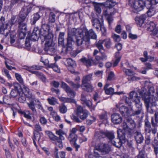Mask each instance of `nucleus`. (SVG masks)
<instances>
[{"mask_svg": "<svg viewBox=\"0 0 158 158\" xmlns=\"http://www.w3.org/2000/svg\"><path fill=\"white\" fill-rule=\"evenodd\" d=\"M53 36V34L50 31L49 25L44 24L42 25L41 29L37 27L34 28L29 39L32 41H36L40 37L42 42L45 41L44 48L45 51L47 54L52 55L56 52L55 47L52 44Z\"/></svg>", "mask_w": 158, "mask_h": 158, "instance_id": "nucleus-1", "label": "nucleus"}, {"mask_svg": "<svg viewBox=\"0 0 158 158\" xmlns=\"http://www.w3.org/2000/svg\"><path fill=\"white\" fill-rule=\"evenodd\" d=\"M74 31L78 32L80 38H77L76 40V44L78 46L87 48L90 44V39H96L97 38V35L92 29L88 31L86 28H78L73 30V31Z\"/></svg>", "mask_w": 158, "mask_h": 158, "instance_id": "nucleus-2", "label": "nucleus"}, {"mask_svg": "<svg viewBox=\"0 0 158 158\" xmlns=\"http://www.w3.org/2000/svg\"><path fill=\"white\" fill-rule=\"evenodd\" d=\"M122 127L123 131L126 135H131L133 132V130L135 127V124L133 120L128 119L126 122L123 123Z\"/></svg>", "mask_w": 158, "mask_h": 158, "instance_id": "nucleus-3", "label": "nucleus"}, {"mask_svg": "<svg viewBox=\"0 0 158 158\" xmlns=\"http://www.w3.org/2000/svg\"><path fill=\"white\" fill-rule=\"evenodd\" d=\"M130 2L132 3L131 5L132 8V11L136 13L142 10L144 7L146 6L147 3V1L145 2L142 0L138 1L131 0Z\"/></svg>", "mask_w": 158, "mask_h": 158, "instance_id": "nucleus-4", "label": "nucleus"}, {"mask_svg": "<svg viewBox=\"0 0 158 158\" xmlns=\"http://www.w3.org/2000/svg\"><path fill=\"white\" fill-rule=\"evenodd\" d=\"M142 99L144 102L145 106L146 107L147 111L148 113L151 114H152L154 113V110L152 106L155 105V102H153L151 99L150 96L147 95H144L142 96Z\"/></svg>", "mask_w": 158, "mask_h": 158, "instance_id": "nucleus-5", "label": "nucleus"}, {"mask_svg": "<svg viewBox=\"0 0 158 158\" xmlns=\"http://www.w3.org/2000/svg\"><path fill=\"white\" fill-rule=\"evenodd\" d=\"M95 149L99 150L104 154H108L111 150V148L107 143L98 142L95 146Z\"/></svg>", "mask_w": 158, "mask_h": 158, "instance_id": "nucleus-6", "label": "nucleus"}, {"mask_svg": "<svg viewBox=\"0 0 158 158\" xmlns=\"http://www.w3.org/2000/svg\"><path fill=\"white\" fill-rule=\"evenodd\" d=\"M147 3L146 6L148 9L147 14L148 16L151 17L155 13L154 6L158 3V0H147Z\"/></svg>", "mask_w": 158, "mask_h": 158, "instance_id": "nucleus-7", "label": "nucleus"}, {"mask_svg": "<svg viewBox=\"0 0 158 158\" xmlns=\"http://www.w3.org/2000/svg\"><path fill=\"white\" fill-rule=\"evenodd\" d=\"M45 132L53 143L58 145L60 148H62V142L61 141L59 140L58 137L54 135L51 132L49 131H47Z\"/></svg>", "mask_w": 158, "mask_h": 158, "instance_id": "nucleus-8", "label": "nucleus"}, {"mask_svg": "<svg viewBox=\"0 0 158 158\" xmlns=\"http://www.w3.org/2000/svg\"><path fill=\"white\" fill-rule=\"evenodd\" d=\"M152 127L150 123L147 120H145V131L146 134H150L151 132H152L153 134H155L157 132V126H153Z\"/></svg>", "mask_w": 158, "mask_h": 158, "instance_id": "nucleus-9", "label": "nucleus"}, {"mask_svg": "<svg viewBox=\"0 0 158 158\" xmlns=\"http://www.w3.org/2000/svg\"><path fill=\"white\" fill-rule=\"evenodd\" d=\"M5 18L3 16H2L0 19V34L2 35L4 37H6L8 33L6 32V35H4V31L7 29L9 24L6 23L5 22Z\"/></svg>", "mask_w": 158, "mask_h": 158, "instance_id": "nucleus-10", "label": "nucleus"}, {"mask_svg": "<svg viewBox=\"0 0 158 158\" xmlns=\"http://www.w3.org/2000/svg\"><path fill=\"white\" fill-rule=\"evenodd\" d=\"M61 86L67 93L69 96L71 98L74 97L76 93L66 83L63 81L61 82Z\"/></svg>", "mask_w": 158, "mask_h": 158, "instance_id": "nucleus-11", "label": "nucleus"}, {"mask_svg": "<svg viewBox=\"0 0 158 158\" xmlns=\"http://www.w3.org/2000/svg\"><path fill=\"white\" fill-rule=\"evenodd\" d=\"M135 103V105L138 109V110L136 111H133L132 115H138L140 114L143 113V111L142 108V104L141 102L140 99H137V101L134 102Z\"/></svg>", "mask_w": 158, "mask_h": 158, "instance_id": "nucleus-12", "label": "nucleus"}, {"mask_svg": "<svg viewBox=\"0 0 158 158\" xmlns=\"http://www.w3.org/2000/svg\"><path fill=\"white\" fill-rule=\"evenodd\" d=\"M74 29H77L73 28L68 32L67 44L69 47H71L72 42L73 41V36L74 35H79L78 32L75 31H73Z\"/></svg>", "mask_w": 158, "mask_h": 158, "instance_id": "nucleus-13", "label": "nucleus"}, {"mask_svg": "<svg viewBox=\"0 0 158 158\" xmlns=\"http://www.w3.org/2000/svg\"><path fill=\"white\" fill-rule=\"evenodd\" d=\"M28 14V12L27 11H24L23 10L21 11L19 16L17 18V23L18 24L24 23V22L26 19V17Z\"/></svg>", "mask_w": 158, "mask_h": 158, "instance_id": "nucleus-14", "label": "nucleus"}, {"mask_svg": "<svg viewBox=\"0 0 158 158\" xmlns=\"http://www.w3.org/2000/svg\"><path fill=\"white\" fill-rule=\"evenodd\" d=\"M119 110L122 114L123 116L133 115V111L131 109H129L128 108L124 106H122L119 107Z\"/></svg>", "mask_w": 158, "mask_h": 158, "instance_id": "nucleus-15", "label": "nucleus"}, {"mask_svg": "<svg viewBox=\"0 0 158 158\" xmlns=\"http://www.w3.org/2000/svg\"><path fill=\"white\" fill-rule=\"evenodd\" d=\"M118 137V139H115L114 140H112L111 141V143L113 145L116 147L119 148H120L122 144V142L121 141L122 139L123 140L125 139V137L124 136H120L119 134L118 133V131H117Z\"/></svg>", "mask_w": 158, "mask_h": 158, "instance_id": "nucleus-16", "label": "nucleus"}, {"mask_svg": "<svg viewBox=\"0 0 158 158\" xmlns=\"http://www.w3.org/2000/svg\"><path fill=\"white\" fill-rule=\"evenodd\" d=\"M148 30L151 32V35H156L158 32V30L156 27V25L153 22L149 23Z\"/></svg>", "mask_w": 158, "mask_h": 158, "instance_id": "nucleus-17", "label": "nucleus"}, {"mask_svg": "<svg viewBox=\"0 0 158 158\" xmlns=\"http://www.w3.org/2000/svg\"><path fill=\"white\" fill-rule=\"evenodd\" d=\"M100 52L101 54V56H96L95 57V60L94 61V63L95 65L97 64L101 61H105L107 59V56L106 53L102 52V51Z\"/></svg>", "mask_w": 158, "mask_h": 158, "instance_id": "nucleus-18", "label": "nucleus"}, {"mask_svg": "<svg viewBox=\"0 0 158 158\" xmlns=\"http://www.w3.org/2000/svg\"><path fill=\"white\" fill-rule=\"evenodd\" d=\"M141 90H142L143 91H140L139 92V94L142 96H142L144 95H147L150 96L151 100H153V98L155 94V90L153 87L152 86L149 88L148 93V94L146 93V92H145L143 90V89H142Z\"/></svg>", "mask_w": 158, "mask_h": 158, "instance_id": "nucleus-19", "label": "nucleus"}, {"mask_svg": "<svg viewBox=\"0 0 158 158\" xmlns=\"http://www.w3.org/2000/svg\"><path fill=\"white\" fill-rule=\"evenodd\" d=\"M92 25L94 27H95L97 30H98L100 28L101 30H103L104 32L103 33V34L105 35L104 32H106V30L104 27H101V23L100 20L98 19H94L92 20Z\"/></svg>", "mask_w": 158, "mask_h": 158, "instance_id": "nucleus-20", "label": "nucleus"}, {"mask_svg": "<svg viewBox=\"0 0 158 158\" xmlns=\"http://www.w3.org/2000/svg\"><path fill=\"white\" fill-rule=\"evenodd\" d=\"M111 120L114 123L118 124L122 122V118L119 114L115 113L112 115Z\"/></svg>", "mask_w": 158, "mask_h": 158, "instance_id": "nucleus-21", "label": "nucleus"}, {"mask_svg": "<svg viewBox=\"0 0 158 158\" xmlns=\"http://www.w3.org/2000/svg\"><path fill=\"white\" fill-rule=\"evenodd\" d=\"M146 17V15H142L136 17L135 18V21L138 26L141 27L144 23Z\"/></svg>", "mask_w": 158, "mask_h": 158, "instance_id": "nucleus-22", "label": "nucleus"}, {"mask_svg": "<svg viewBox=\"0 0 158 158\" xmlns=\"http://www.w3.org/2000/svg\"><path fill=\"white\" fill-rule=\"evenodd\" d=\"M35 102L34 98H32L29 100V102L27 103V104L29 108L32 110L33 114H36L37 112L35 107Z\"/></svg>", "mask_w": 158, "mask_h": 158, "instance_id": "nucleus-23", "label": "nucleus"}, {"mask_svg": "<svg viewBox=\"0 0 158 158\" xmlns=\"http://www.w3.org/2000/svg\"><path fill=\"white\" fill-rule=\"evenodd\" d=\"M19 29L22 30L21 32L19 34V35L23 36L22 37L20 38V39H24L26 35L25 32L27 31V30L26 23H25L21 24H19Z\"/></svg>", "mask_w": 158, "mask_h": 158, "instance_id": "nucleus-24", "label": "nucleus"}, {"mask_svg": "<svg viewBox=\"0 0 158 158\" xmlns=\"http://www.w3.org/2000/svg\"><path fill=\"white\" fill-rule=\"evenodd\" d=\"M134 135L135 140L137 143H141L143 142V137L140 132L136 131L134 133Z\"/></svg>", "mask_w": 158, "mask_h": 158, "instance_id": "nucleus-25", "label": "nucleus"}, {"mask_svg": "<svg viewBox=\"0 0 158 158\" xmlns=\"http://www.w3.org/2000/svg\"><path fill=\"white\" fill-rule=\"evenodd\" d=\"M82 89L88 92H92L94 90V88L90 83L83 84L82 86Z\"/></svg>", "mask_w": 158, "mask_h": 158, "instance_id": "nucleus-26", "label": "nucleus"}, {"mask_svg": "<svg viewBox=\"0 0 158 158\" xmlns=\"http://www.w3.org/2000/svg\"><path fill=\"white\" fill-rule=\"evenodd\" d=\"M81 61L86 65L87 67H90L92 65V59L91 58H86L85 57H83L80 60Z\"/></svg>", "mask_w": 158, "mask_h": 158, "instance_id": "nucleus-27", "label": "nucleus"}, {"mask_svg": "<svg viewBox=\"0 0 158 158\" xmlns=\"http://www.w3.org/2000/svg\"><path fill=\"white\" fill-rule=\"evenodd\" d=\"M129 97L133 102L137 101V99H140L137 93L135 91H132L130 93Z\"/></svg>", "mask_w": 158, "mask_h": 158, "instance_id": "nucleus-28", "label": "nucleus"}, {"mask_svg": "<svg viewBox=\"0 0 158 158\" xmlns=\"http://www.w3.org/2000/svg\"><path fill=\"white\" fill-rule=\"evenodd\" d=\"M105 137H106L110 141H111L114 139V133L113 131H105Z\"/></svg>", "mask_w": 158, "mask_h": 158, "instance_id": "nucleus-29", "label": "nucleus"}, {"mask_svg": "<svg viewBox=\"0 0 158 158\" xmlns=\"http://www.w3.org/2000/svg\"><path fill=\"white\" fill-rule=\"evenodd\" d=\"M82 104L87 106L91 111H93L95 110V106H93L92 102L89 100H87L84 102H82Z\"/></svg>", "mask_w": 158, "mask_h": 158, "instance_id": "nucleus-30", "label": "nucleus"}, {"mask_svg": "<svg viewBox=\"0 0 158 158\" xmlns=\"http://www.w3.org/2000/svg\"><path fill=\"white\" fill-rule=\"evenodd\" d=\"M105 131H97L95 132V137L96 139H100L105 137Z\"/></svg>", "mask_w": 158, "mask_h": 158, "instance_id": "nucleus-31", "label": "nucleus"}, {"mask_svg": "<svg viewBox=\"0 0 158 158\" xmlns=\"http://www.w3.org/2000/svg\"><path fill=\"white\" fill-rule=\"evenodd\" d=\"M103 41L102 40H100L95 43L96 46L98 48L100 52L104 50V48L103 46Z\"/></svg>", "mask_w": 158, "mask_h": 158, "instance_id": "nucleus-32", "label": "nucleus"}, {"mask_svg": "<svg viewBox=\"0 0 158 158\" xmlns=\"http://www.w3.org/2000/svg\"><path fill=\"white\" fill-rule=\"evenodd\" d=\"M35 74L37 77L40 79L43 82L46 83L47 82V79L44 75L39 72H35Z\"/></svg>", "mask_w": 158, "mask_h": 158, "instance_id": "nucleus-33", "label": "nucleus"}, {"mask_svg": "<svg viewBox=\"0 0 158 158\" xmlns=\"http://www.w3.org/2000/svg\"><path fill=\"white\" fill-rule=\"evenodd\" d=\"M92 74H89L86 75L83 77L82 80V84L87 83V82L92 80Z\"/></svg>", "mask_w": 158, "mask_h": 158, "instance_id": "nucleus-34", "label": "nucleus"}, {"mask_svg": "<svg viewBox=\"0 0 158 158\" xmlns=\"http://www.w3.org/2000/svg\"><path fill=\"white\" fill-rule=\"evenodd\" d=\"M64 32H60L59 34L58 42V44L59 45L63 46L64 45Z\"/></svg>", "mask_w": 158, "mask_h": 158, "instance_id": "nucleus-35", "label": "nucleus"}, {"mask_svg": "<svg viewBox=\"0 0 158 158\" xmlns=\"http://www.w3.org/2000/svg\"><path fill=\"white\" fill-rule=\"evenodd\" d=\"M152 126L158 127V112H156L155 114V121L152 118Z\"/></svg>", "mask_w": 158, "mask_h": 158, "instance_id": "nucleus-36", "label": "nucleus"}, {"mask_svg": "<svg viewBox=\"0 0 158 158\" xmlns=\"http://www.w3.org/2000/svg\"><path fill=\"white\" fill-rule=\"evenodd\" d=\"M15 76L16 80L21 85H24V83L23 79L20 74L15 73Z\"/></svg>", "mask_w": 158, "mask_h": 158, "instance_id": "nucleus-37", "label": "nucleus"}, {"mask_svg": "<svg viewBox=\"0 0 158 158\" xmlns=\"http://www.w3.org/2000/svg\"><path fill=\"white\" fill-rule=\"evenodd\" d=\"M123 70L126 74L129 77H131L135 74V73L133 71L130 69L123 68Z\"/></svg>", "mask_w": 158, "mask_h": 158, "instance_id": "nucleus-38", "label": "nucleus"}, {"mask_svg": "<svg viewBox=\"0 0 158 158\" xmlns=\"http://www.w3.org/2000/svg\"><path fill=\"white\" fill-rule=\"evenodd\" d=\"M42 68V66L34 65L31 67H27V69H26V70H28L31 72L35 73L36 71H31V70L32 69L38 70L41 69Z\"/></svg>", "mask_w": 158, "mask_h": 158, "instance_id": "nucleus-39", "label": "nucleus"}, {"mask_svg": "<svg viewBox=\"0 0 158 158\" xmlns=\"http://www.w3.org/2000/svg\"><path fill=\"white\" fill-rule=\"evenodd\" d=\"M47 101L49 103L52 105H54L58 103L57 99L54 97L48 98Z\"/></svg>", "mask_w": 158, "mask_h": 158, "instance_id": "nucleus-40", "label": "nucleus"}, {"mask_svg": "<svg viewBox=\"0 0 158 158\" xmlns=\"http://www.w3.org/2000/svg\"><path fill=\"white\" fill-rule=\"evenodd\" d=\"M81 47L80 48H78L75 51H74L71 52V55L72 56L74 57H75L78 53H80L81 51H82L84 49L86 48H83L82 47Z\"/></svg>", "mask_w": 158, "mask_h": 158, "instance_id": "nucleus-41", "label": "nucleus"}, {"mask_svg": "<svg viewBox=\"0 0 158 158\" xmlns=\"http://www.w3.org/2000/svg\"><path fill=\"white\" fill-rule=\"evenodd\" d=\"M77 136L76 135H69L68 139L70 141L71 144H73L76 142L77 139Z\"/></svg>", "mask_w": 158, "mask_h": 158, "instance_id": "nucleus-42", "label": "nucleus"}, {"mask_svg": "<svg viewBox=\"0 0 158 158\" xmlns=\"http://www.w3.org/2000/svg\"><path fill=\"white\" fill-rule=\"evenodd\" d=\"M49 67L52 68L53 70L58 73H59L60 72V70L58 68V66L55 63L50 64L49 65Z\"/></svg>", "mask_w": 158, "mask_h": 158, "instance_id": "nucleus-43", "label": "nucleus"}, {"mask_svg": "<svg viewBox=\"0 0 158 158\" xmlns=\"http://www.w3.org/2000/svg\"><path fill=\"white\" fill-rule=\"evenodd\" d=\"M34 137L33 139H34L36 140L39 141L43 134L37 131H34Z\"/></svg>", "mask_w": 158, "mask_h": 158, "instance_id": "nucleus-44", "label": "nucleus"}, {"mask_svg": "<svg viewBox=\"0 0 158 158\" xmlns=\"http://www.w3.org/2000/svg\"><path fill=\"white\" fill-rule=\"evenodd\" d=\"M103 42H105V46L107 48H110L111 43L110 38H107L103 40Z\"/></svg>", "mask_w": 158, "mask_h": 158, "instance_id": "nucleus-45", "label": "nucleus"}, {"mask_svg": "<svg viewBox=\"0 0 158 158\" xmlns=\"http://www.w3.org/2000/svg\"><path fill=\"white\" fill-rule=\"evenodd\" d=\"M78 116H79L76 115V113H75L72 114L71 116V118L74 122L77 123H80L81 122V121L78 118Z\"/></svg>", "mask_w": 158, "mask_h": 158, "instance_id": "nucleus-46", "label": "nucleus"}, {"mask_svg": "<svg viewBox=\"0 0 158 158\" xmlns=\"http://www.w3.org/2000/svg\"><path fill=\"white\" fill-rule=\"evenodd\" d=\"M3 101L5 104L10 105L11 102V98L10 97L6 95L3 98Z\"/></svg>", "mask_w": 158, "mask_h": 158, "instance_id": "nucleus-47", "label": "nucleus"}, {"mask_svg": "<svg viewBox=\"0 0 158 158\" xmlns=\"http://www.w3.org/2000/svg\"><path fill=\"white\" fill-rule=\"evenodd\" d=\"M55 17L56 15L54 14L53 12H51L49 18V22L51 23H54L55 20Z\"/></svg>", "mask_w": 158, "mask_h": 158, "instance_id": "nucleus-48", "label": "nucleus"}, {"mask_svg": "<svg viewBox=\"0 0 158 158\" xmlns=\"http://www.w3.org/2000/svg\"><path fill=\"white\" fill-rule=\"evenodd\" d=\"M88 111L86 110L85 111H83V112L82 113V114L81 115H79L80 118L82 120H84L87 117L88 114Z\"/></svg>", "mask_w": 158, "mask_h": 158, "instance_id": "nucleus-49", "label": "nucleus"}, {"mask_svg": "<svg viewBox=\"0 0 158 158\" xmlns=\"http://www.w3.org/2000/svg\"><path fill=\"white\" fill-rule=\"evenodd\" d=\"M40 18V16L38 13H36L34 14L33 19V21L32 22L33 24H35L37 21Z\"/></svg>", "mask_w": 158, "mask_h": 158, "instance_id": "nucleus-50", "label": "nucleus"}, {"mask_svg": "<svg viewBox=\"0 0 158 158\" xmlns=\"http://www.w3.org/2000/svg\"><path fill=\"white\" fill-rule=\"evenodd\" d=\"M85 110L83 109L82 107L81 106H78L77 108V111L76 113V115L78 116L79 115L82 114V113L83 112V111H85Z\"/></svg>", "mask_w": 158, "mask_h": 158, "instance_id": "nucleus-51", "label": "nucleus"}, {"mask_svg": "<svg viewBox=\"0 0 158 158\" xmlns=\"http://www.w3.org/2000/svg\"><path fill=\"white\" fill-rule=\"evenodd\" d=\"M2 72L4 73V75L6 76L8 79H11V77L10 74L9 73V71L7 69L3 68L2 70Z\"/></svg>", "mask_w": 158, "mask_h": 158, "instance_id": "nucleus-52", "label": "nucleus"}, {"mask_svg": "<svg viewBox=\"0 0 158 158\" xmlns=\"http://www.w3.org/2000/svg\"><path fill=\"white\" fill-rule=\"evenodd\" d=\"M16 36L15 34H10V41L11 44L14 43L16 40Z\"/></svg>", "mask_w": 158, "mask_h": 158, "instance_id": "nucleus-53", "label": "nucleus"}, {"mask_svg": "<svg viewBox=\"0 0 158 158\" xmlns=\"http://www.w3.org/2000/svg\"><path fill=\"white\" fill-rule=\"evenodd\" d=\"M59 110L61 113L64 114L67 112V110L66 106L63 104L60 106Z\"/></svg>", "mask_w": 158, "mask_h": 158, "instance_id": "nucleus-54", "label": "nucleus"}, {"mask_svg": "<svg viewBox=\"0 0 158 158\" xmlns=\"http://www.w3.org/2000/svg\"><path fill=\"white\" fill-rule=\"evenodd\" d=\"M112 37L115 42H119L120 40V36L116 34H113L112 35Z\"/></svg>", "mask_w": 158, "mask_h": 158, "instance_id": "nucleus-55", "label": "nucleus"}, {"mask_svg": "<svg viewBox=\"0 0 158 158\" xmlns=\"http://www.w3.org/2000/svg\"><path fill=\"white\" fill-rule=\"evenodd\" d=\"M105 91V92L106 94H114V89L112 88H110L106 89Z\"/></svg>", "mask_w": 158, "mask_h": 158, "instance_id": "nucleus-56", "label": "nucleus"}, {"mask_svg": "<svg viewBox=\"0 0 158 158\" xmlns=\"http://www.w3.org/2000/svg\"><path fill=\"white\" fill-rule=\"evenodd\" d=\"M34 99L35 102L36 103L35 105H37V107L41 110H43V107L39 100L35 98H34Z\"/></svg>", "mask_w": 158, "mask_h": 158, "instance_id": "nucleus-57", "label": "nucleus"}, {"mask_svg": "<svg viewBox=\"0 0 158 158\" xmlns=\"http://www.w3.org/2000/svg\"><path fill=\"white\" fill-rule=\"evenodd\" d=\"M42 131V129L39 124H37L34 126V131Z\"/></svg>", "mask_w": 158, "mask_h": 158, "instance_id": "nucleus-58", "label": "nucleus"}, {"mask_svg": "<svg viewBox=\"0 0 158 158\" xmlns=\"http://www.w3.org/2000/svg\"><path fill=\"white\" fill-rule=\"evenodd\" d=\"M146 135L145 142L147 144L149 145L150 144L151 142V138L150 137V134H146Z\"/></svg>", "mask_w": 158, "mask_h": 158, "instance_id": "nucleus-59", "label": "nucleus"}, {"mask_svg": "<svg viewBox=\"0 0 158 158\" xmlns=\"http://www.w3.org/2000/svg\"><path fill=\"white\" fill-rule=\"evenodd\" d=\"M137 158H145V151L144 150H141L139 152Z\"/></svg>", "mask_w": 158, "mask_h": 158, "instance_id": "nucleus-60", "label": "nucleus"}, {"mask_svg": "<svg viewBox=\"0 0 158 158\" xmlns=\"http://www.w3.org/2000/svg\"><path fill=\"white\" fill-rule=\"evenodd\" d=\"M128 79L129 81H134L140 79V78L134 76V75L131 77H128Z\"/></svg>", "mask_w": 158, "mask_h": 158, "instance_id": "nucleus-61", "label": "nucleus"}, {"mask_svg": "<svg viewBox=\"0 0 158 158\" xmlns=\"http://www.w3.org/2000/svg\"><path fill=\"white\" fill-rule=\"evenodd\" d=\"M10 94L12 97H16L18 94V91L15 89H12L10 92Z\"/></svg>", "mask_w": 158, "mask_h": 158, "instance_id": "nucleus-62", "label": "nucleus"}, {"mask_svg": "<svg viewBox=\"0 0 158 158\" xmlns=\"http://www.w3.org/2000/svg\"><path fill=\"white\" fill-rule=\"evenodd\" d=\"M94 10L98 14L101 13V8L98 4H96L94 5Z\"/></svg>", "mask_w": 158, "mask_h": 158, "instance_id": "nucleus-63", "label": "nucleus"}, {"mask_svg": "<svg viewBox=\"0 0 158 158\" xmlns=\"http://www.w3.org/2000/svg\"><path fill=\"white\" fill-rule=\"evenodd\" d=\"M16 22H17V19H16V16H13L12 17L10 20V25L12 26Z\"/></svg>", "mask_w": 158, "mask_h": 158, "instance_id": "nucleus-64", "label": "nucleus"}]
</instances>
